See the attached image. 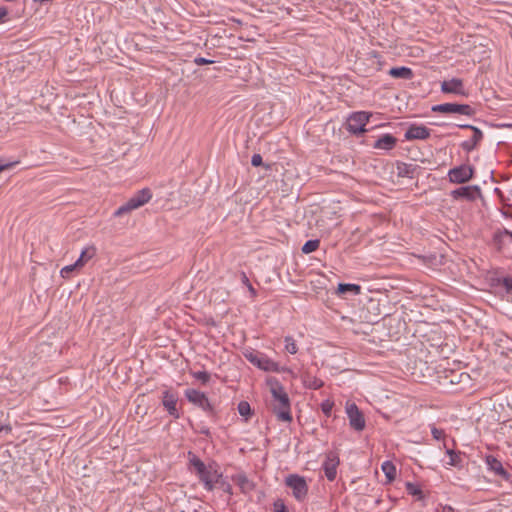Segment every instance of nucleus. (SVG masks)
Wrapping results in <instances>:
<instances>
[{
    "mask_svg": "<svg viewBox=\"0 0 512 512\" xmlns=\"http://www.w3.org/2000/svg\"><path fill=\"white\" fill-rule=\"evenodd\" d=\"M189 465L193 467L201 482H203L207 490H212L216 483H218L221 473L212 464L205 465L196 455L192 452L188 453Z\"/></svg>",
    "mask_w": 512,
    "mask_h": 512,
    "instance_id": "nucleus-1",
    "label": "nucleus"
},
{
    "mask_svg": "<svg viewBox=\"0 0 512 512\" xmlns=\"http://www.w3.org/2000/svg\"><path fill=\"white\" fill-rule=\"evenodd\" d=\"M243 355L251 364L263 371L276 373L291 372L290 369L281 366L279 363L269 358L266 354L256 350L246 349L243 352Z\"/></svg>",
    "mask_w": 512,
    "mask_h": 512,
    "instance_id": "nucleus-2",
    "label": "nucleus"
},
{
    "mask_svg": "<svg viewBox=\"0 0 512 512\" xmlns=\"http://www.w3.org/2000/svg\"><path fill=\"white\" fill-rule=\"evenodd\" d=\"M507 408H509V406L502 398H485L474 404L472 413L481 414V416L508 414Z\"/></svg>",
    "mask_w": 512,
    "mask_h": 512,
    "instance_id": "nucleus-3",
    "label": "nucleus"
},
{
    "mask_svg": "<svg viewBox=\"0 0 512 512\" xmlns=\"http://www.w3.org/2000/svg\"><path fill=\"white\" fill-rule=\"evenodd\" d=\"M152 197L148 188H144L134 194L125 204L121 205L115 212V216H121L146 204Z\"/></svg>",
    "mask_w": 512,
    "mask_h": 512,
    "instance_id": "nucleus-4",
    "label": "nucleus"
},
{
    "mask_svg": "<svg viewBox=\"0 0 512 512\" xmlns=\"http://www.w3.org/2000/svg\"><path fill=\"white\" fill-rule=\"evenodd\" d=\"M271 393L276 416H290L289 397L284 388L280 385H275L271 388Z\"/></svg>",
    "mask_w": 512,
    "mask_h": 512,
    "instance_id": "nucleus-5",
    "label": "nucleus"
},
{
    "mask_svg": "<svg viewBox=\"0 0 512 512\" xmlns=\"http://www.w3.org/2000/svg\"><path fill=\"white\" fill-rule=\"evenodd\" d=\"M431 110L442 114H460L466 116H473L475 114V110L468 104L443 103L432 106Z\"/></svg>",
    "mask_w": 512,
    "mask_h": 512,
    "instance_id": "nucleus-6",
    "label": "nucleus"
},
{
    "mask_svg": "<svg viewBox=\"0 0 512 512\" xmlns=\"http://www.w3.org/2000/svg\"><path fill=\"white\" fill-rule=\"evenodd\" d=\"M297 500H303L307 495L308 487L305 479L298 475H289L285 480Z\"/></svg>",
    "mask_w": 512,
    "mask_h": 512,
    "instance_id": "nucleus-7",
    "label": "nucleus"
},
{
    "mask_svg": "<svg viewBox=\"0 0 512 512\" xmlns=\"http://www.w3.org/2000/svg\"><path fill=\"white\" fill-rule=\"evenodd\" d=\"M474 170L469 165H461L451 169L448 173L449 180L452 183L462 184L468 182L473 177Z\"/></svg>",
    "mask_w": 512,
    "mask_h": 512,
    "instance_id": "nucleus-8",
    "label": "nucleus"
},
{
    "mask_svg": "<svg viewBox=\"0 0 512 512\" xmlns=\"http://www.w3.org/2000/svg\"><path fill=\"white\" fill-rule=\"evenodd\" d=\"M458 126L462 129H471L473 131L472 138L468 141H464L461 144V147L467 152L474 150L478 146V144L481 142V140L483 139L482 131L475 126L468 125V124H461Z\"/></svg>",
    "mask_w": 512,
    "mask_h": 512,
    "instance_id": "nucleus-9",
    "label": "nucleus"
},
{
    "mask_svg": "<svg viewBox=\"0 0 512 512\" xmlns=\"http://www.w3.org/2000/svg\"><path fill=\"white\" fill-rule=\"evenodd\" d=\"M373 117L374 115L369 112H355L354 123H357L358 126L354 125V136H360L367 132L369 129H366L365 126L370 122V119Z\"/></svg>",
    "mask_w": 512,
    "mask_h": 512,
    "instance_id": "nucleus-10",
    "label": "nucleus"
},
{
    "mask_svg": "<svg viewBox=\"0 0 512 512\" xmlns=\"http://www.w3.org/2000/svg\"><path fill=\"white\" fill-rule=\"evenodd\" d=\"M480 190L477 186H463L458 189H455L451 192V196L453 199H466V200H474L479 195Z\"/></svg>",
    "mask_w": 512,
    "mask_h": 512,
    "instance_id": "nucleus-11",
    "label": "nucleus"
},
{
    "mask_svg": "<svg viewBox=\"0 0 512 512\" xmlns=\"http://www.w3.org/2000/svg\"><path fill=\"white\" fill-rule=\"evenodd\" d=\"M430 130L424 125H411L406 133L405 138L407 140H424L429 138Z\"/></svg>",
    "mask_w": 512,
    "mask_h": 512,
    "instance_id": "nucleus-12",
    "label": "nucleus"
},
{
    "mask_svg": "<svg viewBox=\"0 0 512 512\" xmlns=\"http://www.w3.org/2000/svg\"><path fill=\"white\" fill-rule=\"evenodd\" d=\"M486 464L497 476L501 477L503 480H509V472L503 467L502 463L496 457L488 455L486 457Z\"/></svg>",
    "mask_w": 512,
    "mask_h": 512,
    "instance_id": "nucleus-13",
    "label": "nucleus"
},
{
    "mask_svg": "<svg viewBox=\"0 0 512 512\" xmlns=\"http://www.w3.org/2000/svg\"><path fill=\"white\" fill-rule=\"evenodd\" d=\"M380 502V498L373 496H360L356 501V509L362 512H374L375 507Z\"/></svg>",
    "mask_w": 512,
    "mask_h": 512,
    "instance_id": "nucleus-14",
    "label": "nucleus"
},
{
    "mask_svg": "<svg viewBox=\"0 0 512 512\" xmlns=\"http://www.w3.org/2000/svg\"><path fill=\"white\" fill-rule=\"evenodd\" d=\"M441 91L443 93L465 95L463 81L459 78H453L449 81H443L441 83Z\"/></svg>",
    "mask_w": 512,
    "mask_h": 512,
    "instance_id": "nucleus-15",
    "label": "nucleus"
},
{
    "mask_svg": "<svg viewBox=\"0 0 512 512\" xmlns=\"http://www.w3.org/2000/svg\"><path fill=\"white\" fill-rule=\"evenodd\" d=\"M377 310H378V305H377L376 301L372 298H369L366 311L364 308H362L359 316H360V318H363L366 322L374 323L377 321V318L379 316V313L375 312Z\"/></svg>",
    "mask_w": 512,
    "mask_h": 512,
    "instance_id": "nucleus-16",
    "label": "nucleus"
},
{
    "mask_svg": "<svg viewBox=\"0 0 512 512\" xmlns=\"http://www.w3.org/2000/svg\"><path fill=\"white\" fill-rule=\"evenodd\" d=\"M338 457L334 453H329L323 464L325 475L329 480H334L336 477V467L338 465Z\"/></svg>",
    "mask_w": 512,
    "mask_h": 512,
    "instance_id": "nucleus-17",
    "label": "nucleus"
},
{
    "mask_svg": "<svg viewBox=\"0 0 512 512\" xmlns=\"http://www.w3.org/2000/svg\"><path fill=\"white\" fill-rule=\"evenodd\" d=\"M232 481L240 488L241 492L245 494L254 490V483L243 473L233 475Z\"/></svg>",
    "mask_w": 512,
    "mask_h": 512,
    "instance_id": "nucleus-18",
    "label": "nucleus"
},
{
    "mask_svg": "<svg viewBox=\"0 0 512 512\" xmlns=\"http://www.w3.org/2000/svg\"><path fill=\"white\" fill-rule=\"evenodd\" d=\"M396 143H397L396 137H394L391 134H385L382 137H380L378 140H376L373 146L375 149L389 151V150H392L396 146Z\"/></svg>",
    "mask_w": 512,
    "mask_h": 512,
    "instance_id": "nucleus-19",
    "label": "nucleus"
},
{
    "mask_svg": "<svg viewBox=\"0 0 512 512\" xmlns=\"http://www.w3.org/2000/svg\"><path fill=\"white\" fill-rule=\"evenodd\" d=\"M185 396L190 402L199 406H203L207 403L205 395L196 389H187L185 391Z\"/></svg>",
    "mask_w": 512,
    "mask_h": 512,
    "instance_id": "nucleus-20",
    "label": "nucleus"
},
{
    "mask_svg": "<svg viewBox=\"0 0 512 512\" xmlns=\"http://www.w3.org/2000/svg\"><path fill=\"white\" fill-rule=\"evenodd\" d=\"M388 73L393 78H401V79H406V80H410L414 76L413 71L410 68L404 67V66L393 67L389 70Z\"/></svg>",
    "mask_w": 512,
    "mask_h": 512,
    "instance_id": "nucleus-21",
    "label": "nucleus"
},
{
    "mask_svg": "<svg viewBox=\"0 0 512 512\" xmlns=\"http://www.w3.org/2000/svg\"><path fill=\"white\" fill-rule=\"evenodd\" d=\"M163 405L167 409L170 415H175L177 413L176 405L177 398L174 394L166 391L163 396Z\"/></svg>",
    "mask_w": 512,
    "mask_h": 512,
    "instance_id": "nucleus-22",
    "label": "nucleus"
},
{
    "mask_svg": "<svg viewBox=\"0 0 512 512\" xmlns=\"http://www.w3.org/2000/svg\"><path fill=\"white\" fill-rule=\"evenodd\" d=\"M443 447L446 450V454L449 456L448 464L450 466H454V467H461L462 466V458H461L462 453L460 451H455L452 448H448L445 442L443 444Z\"/></svg>",
    "mask_w": 512,
    "mask_h": 512,
    "instance_id": "nucleus-23",
    "label": "nucleus"
},
{
    "mask_svg": "<svg viewBox=\"0 0 512 512\" xmlns=\"http://www.w3.org/2000/svg\"><path fill=\"white\" fill-rule=\"evenodd\" d=\"M382 471L384 472L387 482L391 483L395 480L397 475V470L395 465L391 461H385L382 464Z\"/></svg>",
    "mask_w": 512,
    "mask_h": 512,
    "instance_id": "nucleus-24",
    "label": "nucleus"
},
{
    "mask_svg": "<svg viewBox=\"0 0 512 512\" xmlns=\"http://www.w3.org/2000/svg\"><path fill=\"white\" fill-rule=\"evenodd\" d=\"M94 253L95 252L93 248H86L81 252L79 258L75 262L80 267H83L84 264L94 256Z\"/></svg>",
    "mask_w": 512,
    "mask_h": 512,
    "instance_id": "nucleus-25",
    "label": "nucleus"
},
{
    "mask_svg": "<svg viewBox=\"0 0 512 512\" xmlns=\"http://www.w3.org/2000/svg\"><path fill=\"white\" fill-rule=\"evenodd\" d=\"M305 385L310 389H319L323 385V381L321 379L311 377L310 375L305 376L304 378Z\"/></svg>",
    "mask_w": 512,
    "mask_h": 512,
    "instance_id": "nucleus-26",
    "label": "nucleus"
},
{
    "mask_svg": "<svg viewBox=\"0 0 512 512\" xmlns=\"http://www.w3.org/2000/svg\"><path fill=\"white\" fill-rule=\"evenodd\" d=\"M319 247V240L313 239L308 240L303 246H302V252L305 254H309L314 252Z\"/></svg>",
    "mask_w": 512,
    "mask_h": 512,
    "instance_id": "nucleus-27",
    "label": "nucleus"
},
{
    "mask_svg": "<svg viewBox=\"0 0 512 512\" xmlns=\"http://www.w3.org/2000/svg\"><path fill=\"white\" fill-rule=\"evenodd\" d=\"M285 349L290 354H296L298 351L297 345L294 339L290 336L285 337Z\"/></svg>",
    "mask_w": 512,
    "mask_h": 512,
    "instance_id": "nucleus-28",
    "label": "nucleus"
},
{
    "mask_svg": "<svg viewBox=\"0 0 512 512\" xmlns=\"http://www.w3.org/2000/svg\"><path fill=\"white\" fill-rule=\"evenodd\" d=\"M81 268L76 262H74L73 264H70V265H66L64 266L61 271H60V275L63 277V278H68L70 273H72L73 271L77 270Z\"/></svg>",
    "mask_w": 512,
    "mask_h": 512,
    "instance_id": "nucleus-29",
    "label": "nucleus"
},
{
    "mask_svg": "<svg viewBox=\"0 0 512 512\" xmlns=\"http://www.w3.org/2000/svg\"><path fill=\"white\" fill-rule=\"evenodd\" d=\"M250 404L246 401H241L238 404V411L240 416H248L250 414Z\"/></svg>",
    "mask_w": 512,
    "mask_h": 512,
    "instance_id": "nucleus-30",
    "label": "nucleus"
},
{
    "mask_svg": "<svg viewBox=\"0 0 512 512\" xmlns=\"http://www.w3.org/2000/svg\"><path fill=\"white\" fill-rule=\"evenodd\" d=\"M470 379L469 375L466 374V373H460V374H453L452 375V379H451V383H455V381H457V383H461V382H468Z\"/></svg>",
    "mask_w": 512,
    "mask_h": 512,
    "instance_id": "nucleus-31",
    "label": "nucleus"
},
{
    "mask_svg": "<svg viewBox=\"0 0 512 512\" xmlns=\"http://www.w3.org/2000/svg\"><path fill=\"white\" fill-rule=\"evenodd\" d=\"M193 377L197 380L202 381L203 383L207 382L210 379V375L206 371L194 372Z\"/></svg>",
    "mask_w": 512,
    "mask_h": 512,
    "instance_id": "nucleus-32",
    "label": "nucleus"
},
{
    "mask_svg": "<svg viewBox=\"0 0 512 512\" xmlns=\"http://www.w3.org/2000/svg\"><path fill=\"white\" fill-rule=\"evenodd\" d=\"M17 163V161L7 162L0 159V173L6 169L14 167Z\"/></svg>",
    "mask_w": 512,
    "mask_h": 512,
    "instance_id": "nucleus-33",
    "label": "nucleus"
},
{
    "mask_svg": "<svg viewBox=\"0 0 512 512\" xmlns=\"http://www.w3.org/2000/svg\"><path fill=\"white\" fill-rule=\"evenodd\" d=\"M321 408H322V411L324 414L328 415L331 413L332 411V408H333V403L330 402L329 400H326L325 402H323L321 404Z\"/></svg>",
    "mask_w": 512,
    "mask_h": 512,
    "instance_id": "nucleus-34",
    "label": "nucleus"
},
{
    "mask_svg": "<svg viewBox=\"0 0 512 512\" xmlns=\"http://www.w3.org/2000/svg\"><path fill=\"white\" fill-rule=\"evenodd\" d=\"M274 512H288L285 504L283 503V501L281 500H277L275 503H274Z\"/></svg>",
    "mask_w": 512,
    "mask_h": 512,
    "instance_id": "nucleus-35",
    "label": "nucleus"
},
{
    "mask_svg": "<svg viewBox=\"0 0 512 512\" xmlns=\"http://www.w3.org/2000/svg\"><path fill=\"white\" fill-rule=\"evenodd\" d=\"M431 433L433 435V438L436 440H439L445 436V432L442 429H438L436 427H432Z\"/></svg>",
    "mask_w": 512,
    "mask_h": 512,
    "instance_id": "nucleus-36",
    "label": "nucleus"
},
{
    "mask_svg": "<svg viewBox=\"0 0 512 512\" xmlns=\"http://www.w3.org/2000/svg\"><path fill=\"white\" fill-rule=\"evenodd\" d=\"M365 427V418H354V430L361 431Z\"/></svg>",
    "mask_w": 512,
    "mask_h": 512,
    "instance_id": "nucleus-37",
    "label": "nucleus"
},
{
    "mask_svg": "<svg viewBox=\"0 0 512 512\" xmlns=\"http://www.w3.org/2000/svg\"><path fill=\"white\" fill-rule=\"evenodd\" d=\"M407 491L412 495L420 494L421 491L412 483L408 482L406 484Z\"/></svg>",
    "mask_w": 512,
    "mask_h": 512,
    "instance_id": "nucleus-38",
    "label": "nucleus"
},
{
    "mask_svg": "<svg viewBox=\"0 0 512 512\" xmlns=\"http://www.w3.org/2000/svg\"><path fill=\"white\" fill-rule=\"evenodd\" d=\"M213 62H214L213 60L206 59V58H204V57H196V58L194 59V63H195L196 65H199V66H200V65H205V64H211V63H213Z\"/></svg>",
    "mask_w": 512,
    "mask_h": 512,
    "instance_id": "nucleus-39",
    "label": "nucleus"
},
{
    "mask_svg": "<svg viewBox=\"0 0 512 512\" xmlns=\"http://www.w3.org/2000/svg\"><path fill=\"white\" fill-rule=\"evenodd\" d=\"M251 164L258 167L262 164V156L260 154H254L251 158Z\"/></svg>",
    "mask_w": 512,
    "mask_h": 512,
    "instance_id": "nucleus-40",
    "label": "nucleus"
},
{
    "mask_svg": "<svg viewBox=\"0 0 512 512\" xmlns=\"http://www.w3.org/2000/svg\"><path fill=\"white\" fill-rule=\"evenodd\" d=\"M344 291H352V284L351 283L339 284L338 292L342 293Z\"/></svg>",
    "mask_w": 512,
    "mask_h": 512,
    "instance_id": "nucleus-41",
    "label": "nucleus"
},
{
    "mask_svg": "<svg viewBox=\"0 0 512 512\" xmlns=\"http://www.w3.org/2000/svg\"><path fill=\"white\" fill-rule=\"evenodd\" d=\"M352 119V113L348 114L346 117V122L344 124L346 130L350 133H352V123H350V120Z\"/></svg>",
    "mask_w": 512,
    "mask_h": 512,
    "instance_id": "nucleus-42",
    "label": "nucleus"
},
{
    "mask_svg": "<svg viewBox=\"0 0 512 512\" xmlns=\"http://www.w3.org/2000/svg\"><path fill=\"white\" fill-rule=\"evenodd\" d=\"M7 16V9L4 6H0V22L4 21V18Z\"/></svg>",
    "mask_w": 512,
    "mask_h": 512,
    "instance_id": "nucleus-43",
    "label": "nucleus"
},
{
    "mask_svg": "<svg viewBox=\"0 0 512 512\" xmlns=\"http://www.w3.org/2000/svg\"><path fill=\"white\" fill-rule=\"evenodd\" d=\"M11 431V427L9 425H0V435L2 433L8 434Z\"/></svg>",
    "mask_w": 512,
    "mask_h": 512,
    "instance_id": "nucleus-44",
    "label": "nucleus"
},
{
    "mask_svg": "<svg viewBox=\"0 0 512 512\" xmlns=\"http://www.w3.org/2000/svg\"><path fill=\"white\" fill-rule=\"evenodd\" d=\"M507 429H512V425L510 424V421H509V420L504 421V422L502 423V426H501V430H502V431H504V432H505Z\"/></svg>",
    "mask_w": 512,
    "mask_h": 512,
    "instance_id": "nucleus-45",
    "label": "nucleus"
},
{
    "mask_svg": "<svg viewBox=\"0 0 512 512\" xmlns=\"http://www.w3.org/2000/svg\"><path fill=\"white\" fill-rule=\"evenodd\" d=\"M345 408H346L347 416H352V404H349V402H347Z\"/></svg>",
    "mask_w": 512,
    "mask_h": 512,
    "instance_id": "nucleus-46",
    "label": "nucleus"
},
{
    "mask_svg": "<svg viewBox=\"0 0 512 512\" xmlns=\"http://www.w3.org/2000/svg\"><path fill=\"white\" fill-rule=\"evenodd\" d=\"M242 282H243V284H244V285H246V286H248V283H250V282H249V279H248V277L246 276V274H245V273H242Z\"/></svg>",
    "mask_w": 512,
    "mask_h": 512,
    "instance_id": "nucleus-47",
    "label": "nucleus"
},
{
    "mask_svg": "<svg viewBox=\"0 0 512 512\" xmlns=\"http://www.w3.org/2000/svg\"><path fill=\"white\" fill-rule=\"evenodd\" d=\"M361 287L359 285L354 284V296L360 294Z\"/></svg>",
    "mask_w": 512,
    "mask_h": 512,
    "instance_id": "nucleus-48",
    "label": "nucleus"
},
{
    "mask_svg": "<svg viewBox=\"0 0 512 512\" xmlns=\"http://www.w3.org/2000/svg\"><path fill=\"white\" fill-rule=\"evenodd\" d=\"M354 416H362L361 411L358 409V407L354 404Z\"/></svg>",
    "mask_w": 512,
    "mask_h": 512,
    "instance_id": "nucleus-49",
    "label": "nucleus"
},
{
    "mask_svg": "<svg viewBox=\"0 0 512 512\" xmlns=\"http://www.w3.org/2000/svg\"><path fill=\"white\" fill-rule=\"evenodd\" d=\"M442 512H454V509L451 506H445L443 507Z\"/></svg>",
    "mask_w": 512,
    "mask_h": 512,
    "instance_id": "nucleus-50",
    "label": "nucleus"
},
{
    "mask_svg": "<svg viewBox=\"0 0 512 512\" xmlns=\"http://www.w3.org/2000/svg\"><path fill=\"white\" fill-rule=\"evenodd\" d=\"M247 287H248V289H249L250 293H251L253 296H255V295H256V291H255V289L252 287V285H251L250 283H248V286H247Z\"/></svg>",
    "mask_w": 512,
    "mask_h": 512,
    "instance_id": "nucleus-51",
    "label": "nucleus"
},
{
    "mask_svg": "<svg viewBox=\"0 0 512 512\" xmlns=\"http://www.w3.org/2000/svg\"><path fill=\"white\" fill-rule=\"evenodd\" d=\"M379 125L378 124H374L371 128H375V127H378Z\"/></svg>",
    "mask_w": 512,
    "mask_h": 512,
    "instance_id": "nucleus-52",
    "label": "nucleus"
},
{
    "mask_svg": "<svg viewBox=\"0 0 512 512\" xmlns=\"http://www.w3.org/2000/svg\"><path fill=\"white\" fill-rule=\"evenodd\" d=\"M507 234L512 238V232H507Z\"/></svg>",
    "mask_w": 512,
    "mask_h": 512,
    "instance_id": "nucleus-53",
    "label": "nucleus"
}]
</instances>
